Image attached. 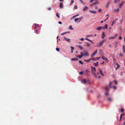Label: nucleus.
<instances>
[{
	"mask_svg": "<svg viewBox=\"0 0 125 125\" xmlns=\"http://www.w3.org/2000/svg\"><path fill=\"white\" fill-rule=\"evenodd\" d=\"M104 42V41H103L100 42L98 44L96 45V47H99L102 46L103 44V42Z\"/></svg>",
	"mask_w": 125,
	"mask_h": 125,
	"instance_id": "2",
	"label": "nucleus"
},
{
	"mask_svg": "<svg viewBox=\"0 0 125 125\" xmlns=\"http://www.w3.org/2000/svg\"><path fill=\"white\" fill-rule=\"evenodd\" d=\"M79 15V14H77V15H74V16H75V17H76Z\"/></svg>",
	"mask_w": 125,
	"mask_h": 125,
	"instance_id": "60",
	"label": "nucleus"
},
{
	"mask_svg": "<svg viewBox=\"0 0 125 125\" xmlns=\"http://www.w3.org/2000/svg\"><path fill=\"white\" fill-rule=\"evenodd\" d=\"M92 73H93L94 74L95 76V77L96 78H97V75H96V74L94 72V71H93L92 72Z\"/></svg>",
	"mask_w": 125,
	"mask_h": 125,
	"instance_id": "24",
	"label": "nucleus"
},
{
	"mask_svg": "<svg viewBox=\"0 0 125 125\" xmlns=\"http://www.w3.org/2000/svg\"><path fill=\"white\" fill-rule=\"evenodd\" d=\"M80 1L81 2L82 4H85V3L84 2H83L82 0H80Z\"/></svg>",
	"mask_w": 125,
	"mask_h": 125,
	"instance_id": "41",
	"label": "nucleus"
},
{
	"mask_svg": "<svg viewBox=\"0 0 125 125\" xmlns=\"http://www.w3.org/2000/svg\"><path fill=\"white\" fill-rule=\"evenodd\" d=\"M105 36V34L104 33V32H103V34L102 35V38L103 39Z\"/></svg>",
	"mask_w": 125,
	"mask_h": 125,
	"instance_id": "22",
	"label": "nucleus"
},
{
	"mask_svg": "<svg viewBox=\"0 0 125 125\" xmlns=\"http://www.w3.org/2000/svg\"><path fill=\"white\" fill-rule=\"evenodd\" d=\"M98 11L99 12H101L102 11V10L101 9H99L98 10Z\"/></svg>",
	"mask_w": 125,
	"mask_h": 125,
	"instance_id": "49",
	"label": "nucleus"
},
{
	"mask_svg": "<svg viewBox=\"0 0 125 125\" xmlns=\"http://www.w3.org/2000/svg\"><path fill=\"white\" fill-rule=\"evenodd\" d=\"M103 76H104V74L102 72H101V73H100Z\"/></svg>",
	"mask_w": 125,
	"mask_h": 125,
	"instance_id": "58",
	"label": "nucleus"
},
{
	"mask_svg": "<svg viewBox=\"0 0 125 125\" xmlns=\"http://www.w3.org/2000/svg\"><path fill=\"white\" fill-rule=\"evenodd\" d=\"M113 88L114 89H115L116 88V87L115 86H113Z\"/></svg>",
	"mask_w": 125,
	"mask_h": 125,
	"instance_id": "50",
	"label": "nucleus"
},
{
	"mask_svg": "<svg viewBox=\"0 0 125 125\" xmlns=\"http://www.w3.org/2000/svg\"><path fill=\"white\" fill-rule=\"evenodd\" d=\"M123 49L124 52L125 53V46L124 45L123 46Z\"/></svg>",
	"mask_w": 125,
	"mask_h": 125,
	"instance_id": "17",
	"label": "nucleus"
},
{
	"mask_svg": "<svg viewBox=\"0 0 125 125\" xmlns=\"http://www.w3.org/2000/svg\"><path fill=\"white\" fill-rule=\"evenodd\" d=\"M105 89L106 91H108V88L107 87H106L105 88Z\"/></svg>",
	"mask_w": 125,
	"mask_h": 125,
	"instance_id": "47",
	"label": "nucleus"
},
{
	"mask_svg": "<svg viewBox=\"0 0 125 125\" xmlns=\"http://www.w3.org/2000/svg\"><path fill=\"white\" fill-rule=\"evenodd\" d=\"M108 46L110 47L111 48V47L112 46H111V44H109V45Z\"/></svg>",
	"mask_w": 125,
	"mask_h": 125,
	"instance_id": "63",
	"label": "nucleus"
},
{
	"mask_svg": "<svg viewBox=\"0 0 125 125\" xmlns=\"http://www.w3.org/2000/svg\"><path fill=\"white\" fill-rule=\"evenodd\" d=\"M119 9L118 8L116 9H115V12H118L119 11Z\"/></svg>",
	"mask_w": 125,
	"mask_h": 125,
	"instance_id": "26",
	"label": "nucleus"
},
{
	"mask_svg": "<svg viewBox=\"0 0 125 125\" xmlns=\"http://www.w3.org/2000/svg\"><path fill=\"white\" fill-rule=\"evenodd\" d=\"M83 74V72H80L79 73V74L80 75H82Z\"/></svg>",
	"mask_w": 125,
	"mask_h": 125,
	"instance_id": "28",
	"label": "nucleus"
},
{
	"mask_svg": "<svg viewBox=\"0 0 125 125\" xmlns=\"http://www.w3.org/2000/svg\"><path fill=\"white\" fill-rule=\"evenodd\" d=\"M69 32H65L62 33L61 34V35H63L64 34H66V33H69Z\"/></svg>",
	"mask_w": 125,
	"mask_h": 125,
	"instance_id": "27",
	"label": "nucleus"
},
{
	"mask_svg": "<svg viewBox=\"0 0 125 125\" xmlns=\"http://www.w3.org/2000/svg\"><path fill=\"white\" fill-rule=\"evenodd\" d=\"M74 8L75 9H77L78 7L77 6H75L74 7Z\"/></svg>",
	"mask_w": 125,
	"mask_h": 125,
	"instance_id": "48",
	"label": "nucleus"
},
{
	"mask_svg": "<svg viewBox=\"0 0 125 125\" xmlns=\"http://www.w3.org/2000/svg\"><path fill=\"white\" fill-rule=\"evenodd\" d=\"M91 60L93 61H95L97 60L96 58H93L92 59H91Z\"/></svg>",
	"mask_w": 125,
	"mask_h": 125,
	"instance_id": "23",
	"label": "nucleus"
},
{
	"mask_svg": "<svg viewBox=\"0 0 125 125\" xmlns=\"http://www.w3.org/2000/svg\"><path fill=\"white\" fill-rule=\"evenodd\" d=\"M76 57L80 59H81L82 58V56H81V55H78V56H76Z\"/></svg>",
	"mask_w": 125,
	"mask_h": 125,
	"instance_id": "30",
	"label": "nucleus"
},
{
	"mask_svg": "<svg viewBox=\"0 0 125 125\" xmlns=\"http://www.w3.org/2000/svg\"><path fill=\"white\" fill-rule=\"evenodd\" d=\"M91 68L92 70V72L93 71H94V72L95 73L96 71L95 68V67H93L92 66H91Z\"/></svg>",
	"mask_w": 125,
	"mask_h": 125,
	"instance_id": "6",
	"label": "nucleus"
},
{
	"mask_svg": "<svg viewBox=\"0 0 125 125\" xmlns=\"http://www.w3.org/2000/svg\"><path fill=\"white\" fill-rule=\"evenodd\" d=\"M72 50H73L74 49V48L73 47L71 46V47Z\"/></svg>",
	"mask_w": 125,
	"mask_h": 125,
	"instance_id": "39",
	"label": "nucleus"
},
{
	"mask_svg": "<svg viewBox=\"0 0 125 125\" xmlns=\"http://www.w3.org/2000/svg\"><path fill=\"white\" fill-rule=\"evenodd\" d=\"M98 3H99L98 2H96L95 3H92V4H91L90 5V6H94L96 4H98Z\"/></svg>",
	"mask_w": 125,
	"mask_h": 125,
	"instance_id": "12",
	"label": "nucleus"
},
{
	"mask_svg": "<svg viewBox=\"0 0 125 125\" xmlns=\"http://www.w3.org/2000/svg\"><path fill=\"white\" fill-rule=\"evenodd\" d=\"M124 109L123 108H121V112L122 113L124 111Z\"/></svg>",
	"mask_w": 125,
	"mask_h": 125,
	"instance_id": "45",
	"label": "nucleus"
},
{
	"mask_svg": "<svg viewBox=\"0 0 125 125\" xmlns=\"http://www.w3.org/2000/svg\"><path fill=\"white\" fill-rule=\"evenodd\" d=\"M104 60L106 62H108V59L106 58H105Z\"/></svg>",
	"mask_w": 125,
	"mask_h": 125,
	"instance_id": "34",
	"label": "nucleus"
},
{
	"mask_svg": "<svg viewBox=\"0 0 125 125\" xmlns=\"http://www.w3.org/2000/svg\"><path fill=\"white\" fill-rule=\"evenodd\" d=\"M114 2L115 3H117V2H118V0H115Z\"/></svg>",
	"mask_w": 125,
	"mask_h": 125,
	"instance_id": "44",
	"label": "nucleus"
},
{
	"mask_svg": "<svg viewBox=\"0 0 125 125\" xmlns=\"http://www.w3.org/2000/svg\"><path fill=\"white\" fill-rule=\"evenodd\" d=\"M105 94L107 96L108 95V92H107L105 93Z\"/></svg>",
	"mask_w": 125,
	"mask_h": 125,
	"instance_id": "43",
	"label": "nucleus"
},
{
	"mask_svg": "<svg viewBox=\"0 0 125 125\" xmlns=\"http://www.w3.org/2000/svg\"><path fill=\"white\" fill-rule=\"evenodd\" d=\"M69 29H72V30L73 29L72 28V26H69Z\"/></svg>",
	"mask_w": 125,
	"mask_h": 125,
	"instance_id": "36",
	"label": "nucleus"
},
{
	"mask_svg": "<svg viewBox=\"0 0 125 125\" xmlns=\"http://www.w3.org/2000/svg\"><path fill=\"white\" fill-rule=\"evenodd\" d=\"M124 2L122 1L121 3L119 5V6L121 7L122 6H123V4H124Z\"/></svg>",
	"mask_w": 125,
	"mask_h": 125,
	"instance_id": "16",
	"label": "nucleus"
},
{
	"mask_svg": "<svg viewBox=\"0 0 125 125\" xmlns=\"http://www.w3.org/2000/svg\"><path fill=\"white\" fill-rule=\"evenodd\" d=\"M76 46L78 47L81 50L83 49V48L82 46L81 45H76Z\"/></svg>",
	"mask_w": 125,
	"mask_h": 125,
	"instance_id": "13",
	"label": "nucleus"
},
{
	"mask_svg": "<svg viewBox=\"0 0 125 125\" xmlns=\"http://www.w3.org/2000/svg\"><path fill=\"white\" fill-rule=\"evenodd\" d=\"M83 19V17L82 16H81L79 18H75L74 19V21L75 22H76L78 20H79V21H80Z\"/></svg>",
	"mask_w": 125,
	"mask_h": 125,
	"instance_id": "1",
	"label": "nucleus"
},
{
	"mask_svg": "<svg viewBox=\"0 0 125 125\" xmlns=\"http://www.w3.org/2000/svg\"><path fill=\"white\" fill-rule=\"evenodd\" d=\"M117 34H116L115 36H113L112 37H110L109 38V39H114L115 37H116L117 36Z\"/></svg>",
	"mask_w": 125,
	"mask_h": 125,
	"instance_id": "4",
	"label": "nucleus"
},
{
	"mask_svg": "<svg viewBox=\"0 0 125 125\" xmlns=\"http://www.w3.org/2000/svg\"><path fill=\"white\" fill-rule=\"evenodd\" d=\"M103 76H104V74L102 72H101V73H100Z\"/></svg>",
	"mask_w": 125,
	"mask_h": 125,
	"instance_id": "57",
	"label": "nucleus"
},
{
	"mask_svg": "<svg viewBox=\"0 0 125 125\" xmlns=\"http://www.w3.org/2000/svg\"><path fill=\"white\" fill-rule=\"evenodd\" d=\"M114 81V82H115V84H117V81H115H115Z\"/></svg>",
	"mask_w": 125,
	"mask_h": 125,
	"instance_id": "51",
	"label": "nucleus"
},
{
	"mask_svg": "<svg viewBox=\"0 0 125 125\" xmlns=\"http://www.w3.org/2000/svg\"><path fill=\"white\" fill-rule=\"evenodd\" d=\"M112 100V99L110 98H109L108 99V100L109 101H111Z\"/></svg>",
	"mask_w": 125,
	"mask_h": 125,
	"instance_id": "42",
	"label": "nucleus"
},
{
	"mask_svg": "<svg viewBox=\"0 0 125 125\" xmlns=\"http://www.w3.org/2000/svg\"><path fill=\"white\" fill-rule=\"evenodd\" d=\"M35 31H36V33L37 34L39 33V32L37 30V29H36L35 30Z\"/></svg>",
	"mask_w": 125,
	"mask_h": 125,
	"instance_id": "33",
	"label": "nucleus"
},
{
	"mask_svg": "<svg viewBox=\"0 0 125 125\" xmlns=\"http://www.w3.org/2000/svg\"><path fill=\"white\" fill-rule=\"evenodd\" d=\"M85 40H88V41H90V42H91L92 43H93V42L91 40L89 39L88 38H86L85 39Z\"/></svg>",
	"mask_w": 125,
	"mask_h": 125,
	"instance_id": "25",
	"label": "nucleus"
},
{
	"mask_svg": "<svg viewBox=\"0 0 125 125\" xmlns=\"http://www.w3.org/2000/svg\"><path fill=\"white\" fill-rule=\"evenodd\" d=\"M48 10H51V8H49L48 9Z\"/></svg>",
	"mask_w": 125,
	"mask_h": 125,
	"instance_id": "56",
	"label": "nucleus"
},
{
	"mask_svg": "<svg viewBox=\"0 0 125 125\" xmlns=\"http://www.w3.org/2000/svg\"><path fill=\"white\" fill-rule=\"evenodd\" d=\"M90 12H91V13H94V14H95L96 13V11H92V10H90Z\"/></svg>",
	"mask_w": 125,
	"mask_h": 125,
	"instance_id": "19",
	"label": "nucleus"
},
{
	"mask_svg": "<svg viewBox=\"0 0 125 125\" xmlns=\"http://www.w3.org/2000/svg\"><path fill=\"white\" fill-rule=\"evenodd\" d=\"M84 74H85L88 75V73L87 72H85V71L84 72Z\"/></svg>",
	"mask_w": 125,
	"mask_h": 125,
	"instance_id": "32",
	"label": "nucleus"
},
{
	"mask_svg": "<svg viewBox=\"0 0 125 125\" xmlns=\"http://www.w3.org/2000/svg\"><path fill=\"white\" fill-rule=\"evenodd\" d=\"M60 7L61 8H62L63 7L62 4L61 3H60Z\"/></svg>",
	"mask_w": 125,
	"mask_h": 125,
	"instance_id": "21",
	"label": "nucleus"
},
{
	"mask_svg": "<svg viewBox=\"0 0 125 125\" xmlns=\"http://www.w3.org/2000/svg\"><path fill=\"white\" fill-rule=\"evenodd\" d=\"M56 16L58 18H60V16L59 15V13H58L57 12L56 14Z\"/></svg>",
	"mask_w": 125,
	"mask_h": 125,
	"instance_id": "29",
	"label": "nucleus"
},
{
	"mask_svg": "<svg viewBox=\"0 0 125 125\" xmlns=\"http://www.w3.org/2000/svg\"><path fill=\"white\" fill-rule=\"evenodd\" d=\"M117 20L116 19H115L112 22V24H111L112 26L113 25V24L115 23Z\"/></svg>",
	"mask_w": 125,
	"mask_h": 125,
	"instance_id": "10",
	"label": "nucleus"
},
{
	"mask_svg": "<svg viewBox=\"0 0 125 125\" xmlns=\"http://www.w3.org/2000/svg\"><path fill=\"white\" fill-rule=\"evenodd\" d=\"M56 50L57 51H59L60 50V49L58 48H56Z\"/></svg>",
	"mask_w": 125,
	"mask_h": 125,
	"instance_id": "35",
	"label": "nucleus"
},
{
	"mask_svg": "<svg viewBox=\"0 0 125 125\" xmlns=\"http://www.w3.org/2000/svg\"><path fill=\"white\" fill-rule=\"evenodd\" d=\"M103 27H98L97 28H96V30H97L98 31L102 29H103Z\"/></svg>",
	"mask_w": 125,
	"mask_h": 125,
	"instance_id": "8",
	"label": "nucleus"
},
{
	"mask_svg": "<svg viewBox=\"0 0 125 125\" xmlns=\"http://www.w3.org/2000/svg\"><path fill=\"white\" fill-rule=\"evenodd\" d=\"M64 39L66 41L68 42H70V39L68 38H67L66 37H64Z\"/></svg>",
	"mask_w": 125,
	"mask_h": 125,
	"instance_id": "9",
	"label": "nucleus"
},
{
	"mask_svg": "<svg viewBox=\"0 0 125 125\" xmlns=\"http://www.w3.org/2000/svg\"><path fill=\"white\" fill-rule=\"evenodd\" d=\"M101 58L103 60H104L106 58H105V57L102 56L101 57Z\"/></svg>",
	"mask_w": 125,
	"mask_h": 125,
	"instance_id": "37",
	"label": "nucleus"
},
{
	"mask_svg": "<svg viewBox=\"0 0 125 125\" xmlns=\"http://www.w3.org/2000/svg\"><path fill=\"white\" fill-rule=\"evenodd\" d=\"M58 23L59 24H61L62 23L61 22L59 21L58 22Z\"/></svg>",
	"mask_w": 125,
	"mask_h": 125,
	"instance_id": "53",
	"label": "nucleus"
},
{
	"mask_svg": "<svg viewBox=\"0 0 125 125\" xmlns=\"http://www.w3.org/2000/svg\"><path fill=\"white\" fill-rule=\"evenodd\" d=\"M99 69L100 73H101V72H102V71L100 69V68H99Z\"/></svg>",
	"mask_w": 125,
	"mask_h": 125,
	"instance_id": "55",
	"label": "nucleus"
},
{
	"mask_svg": "<svg viewBox=\"0 0 125 125\" xmlns=\"http://www.w3.org/2000/svg\"><path fill=\"white\" fill-rule=\"evenodd\" d=\"M97 50L96 49L95 50V51L92 54V55L91 56V57H93L96 54V53L97 52Z\"/></svg>",
	"mask_w": 125,
	"mask_h": 125,
	"instance_id": "3",
	"label": "nucleus"
},
{
	"mask_svg": "<svg viewBox=\"0 0 125 125\" xmlns=\"http://www.w3.org/2000/svg\"><path fill=\"white\" fill-rule=\"evenodd\" d=\"M80 40L82 41H83L84 40V39L83 38H82Z\"/></svg>",
	"mask_w": 125,
	"mask_h": 125,
	"instance_id": "54",
	"label": "nucleus"
},
{
	"mask_svg": "<svg viewBox=\"0 0 125 125\" xmlns=\"http://www.w3.org/2000/svg\"><path fill=\"white\" fill-rule=\"evenodd\" d=\"M107 25L106 24L105 25V26L103 27V28L104 29H107Z\"/></svg>",
	"mask_w": 125,
	"mask_h": 125,
	"instance_id": "18",
	"label": "nucleus"
},
{
	"mask_svg": "<svg viewBox=\"0 0 125 125\" xmlns=\"http://www.w3.org/2000/svg\"><path fill=\"white\" fill-rule=\"evenodd\" d=\"M122 39V37L121 36H120L119 38V39L120 40H121Z\"/></svg>",
	"mask_w": 125,
	"mask_h": 125,
	"instance_id": "62",
	"label": "nucleus"
},
{
	"mask_svg": "<svg viewBox=\"0 0 125 125\" xmlns=\"http://www.w3.org/2000/svg\"><path fill=\"white\" fill-rule=\"evenodd\" d=\"M79 62L81 64H83V63L81 61H79Z\"/></svg>",
	"mask_w": 125,
	"mask_h": 125,
	"instance_id": "38",
	"label": "nucleus"
},
{
	"mask_svg": "<svg viewBox=\"0 0 125 125\" xmlns=\"http://www.w3.org/2000/svg\"><path fill=\"white\" fill-rule=\"evenodd\" d=\"M81 55V56H82V57L84 56V54H82Z\"/></svg>",
	"mask_w": 125,
	"mask_h": 125,
	"instance_id": "59",
	"label": "nucleus"
},
{
	"mask_svg": "<svg viewBox=\"0 0 125 125\" xmlns=\"http://www.w3.org/2000/svg\"><path fill=\"white\" fill-rule=\"evenodd\" d=\"M81 82L83 84H85L86 83L87 81L86 80L83 79L81 81Z\"/></svg>",
	"mask_w": 125,
	"mask_h": 125,
	"instance_id": "5",
	"label": "nucleus"
},
{
	"mask_svg": "<svg viewBox=\"0 0 125 125\" xmlns=\"http://www.w3.org/2000/svg\"><path fill=\"white\" fill-rule=\"evenodd\" d=\"M91 60V59H89L87 60H84V61L85 62H89V61H90V60Z\"/></svg>",
	"mask_w": 125,
	"mask_h": 125,
	"instance_id": "20",
	"label": "nucleus"
},
{
	"mask_svg": "<svg viewBox=\"0 0 125 125\" xmlns=\"http://www.w3.org/2000/svg\"><path fill=\"white\" fill-rule=\"evenodd\" d=\"M100 58H101V57H97L96 58H97V60H98Z\"/></svg>",
	"mask_w": 125,
	"mask_h": 125,
	"instance_id": "52",
	"label": "nucleus"
},
{
	"mask_svg": "<svg viewBox=\"0 0 125 125\" xmlns=\"http://www.w3.org/2000/svg\"><path fill=\"white\" fill-rule=\"evenodd\" d=\"M75 18V16H73V17H71L70 19L71 20H72L73 19H74V18Z\"/></svg>",
	"mask_w": 125,
	"mask_h": 125,
	"instance_id": "40",
	"label": "nucleus"
},
{
	"mask_svg": "<svg viewBox=\"0 0 125 125\" xmlns=\"http://www.w3.org/2000/svg\"><path fill=\"white\" fill-rule=\"evenodd\" d=\"M86 45L87 47H89L90 46V44H86Z\"/></svg>",
	"mask_w": 125,
	"mask_h": 125,
	"instance_id": "46",
	"label": "nucleus"
},
{
	"mask_svg": "<svg viewBox=\"0 0 125 125\" xmlns=\"http://www.w3.org/2000/svg\"><path fill=\"white\" fill-rule=\"evenodd\" d=\"M74 1L73 0H72L71 1V4H70V5H71L73 2Z\"/></svg>",
	"mask_w": 125,
	"mask_h": 125,
	"instance_id": "31",
	"label": "nucleus"
},
{
	"mask_svg": "<svg viewBox=\"0 0 125 125\" xmlns=\"http://www.w3.org/2000/svg\"><path fill=\"white\" fill-rule=\"evenodd\" d=\"M88 8L86 6L85 7L83 8V11H85L88 9Z\"/></svg>",
	"mask_w": 125,
	"mask_h": 125,
	"instance_id": "7",
	"label": "nucleus"
},
{
	"mask_svg": "<svg viewBox=\"0 0 125 125\" xmlns=\"http://www.w3.org/2000/svg\"><path fill=\"white\" fill-rule=\"evenodd\" d=\"M120 67V65H118L117 66V68H119Z\"/></svg>",
	"mask_w": 125,
	"mask_h": 125,
	"instance_id": "64",
	"label": "nucleus"
},
{
	"mask_svg": "<svg viewBox=\"0 0 125 125\" xmlns=\"http://www.w3.org/2000/svg\"><path fill=\"white\" fill-rule=\"evenodd\" d=\"M89 53L88 52H85L84 53V55L85 56H88Z\"/></svg>",
	"mask_w": 125,
	"mask_h": 125,
	"instance_id": "11",
	"label": "nucleus"
},
{
	"mask_svg": "<svg viewBox=\"0 0 125 125\" xmlns=\"http://www.w3.org/2000/svg\"><path fill=\"white\" fill-rule=\"evenodd\" d=\"M94 66H97L98 65V62H97L96 63H94Z\"/></svg>",
	"mask_w": 125,
	"mask_h": 125,
	"instance_id": "15",
	"label": "nucleus"
},
{
	"mask_svg": "<svg viewBox=\"0 0 125 125\" xmlns=\"http://www.w3.org/2000/svg\"><path fill=\"white\" fill-rule=\"evenodd\" d=\"M95 8L96 9H97L98 8V7L97 6H95Z\"/></svg>",
	"mask_w": 125,
	"mask_h": 125,
	"instance_id": "61",
	"label": "nucleus"
},
{
	"mask_svg": "<svg viewBox=\"0 0 125 125\" xmlns=\"http://www.w3.org/2000/svg\"><path fill=\"white\" fill-rule=\"evenodd\" d=\"M72 61H77L78 60V59L76 58H72L71 59Z\"/></svg>",
	"mask_w": 125,
	"mask_h": 125,
	"instance_id": "14",
	"label": "nucleus"
}]
</instances>
